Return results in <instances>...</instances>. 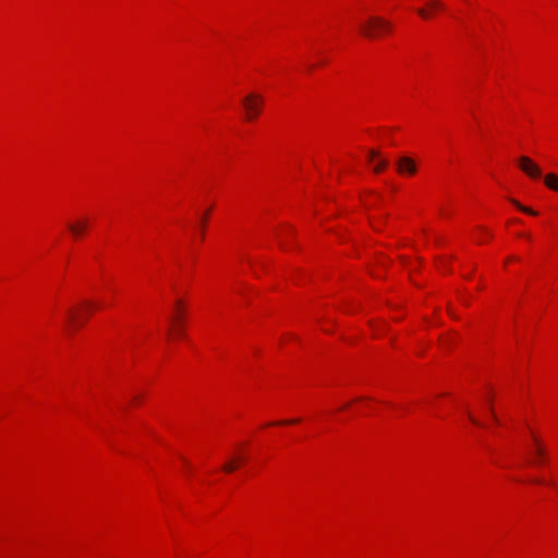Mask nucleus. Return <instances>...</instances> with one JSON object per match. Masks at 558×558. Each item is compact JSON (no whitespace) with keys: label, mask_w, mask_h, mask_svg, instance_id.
Returning <instances> with one entry per match:
<instances>
[{"label":"nucleus","mask_w":558,"mask_h":558,"mask_svg":"<svg viewBox=\"0 0 558 558\" xmlns=\"http://www.w3.org/2000/svg\"><path fill=\"white\" fill-rule=\"evenodd\" d=\"M206 214H208V211H207ZM206 216H207V215H205V216L203 217V219H202V226H203V227H204V226H206Z\"/></svg>","instance_id":"nucleus-18"},{"label":"nucleus","mask_w":558,"mask_h":558,"mask_svg":"<svg viewBox=\"0 0 558 558\" xmlns=\"http://www.w3.org/2000/svg\"><path fill=\"white\" fill-rule=\"evenodd\" d=\"M417 14L423 19H428L430 16V10L427 8L417 9Z\"/></svg>","instance_id":"nucleus-13"},{"label":"nucleus","mask_w":558,"mask_h":558,"mask_svg":"<svg viewBox=\"0 0 558 558\" xmlns=\"http://www.w3.org/2000/svg\"><path fill=\"white\" fill-rule=\"evenodd\" d=\"M181 304H182L181 301L177 302V306L179 307V313L173 318V325H174L175 332L178 333V336H183V316H182V312L180 310Z\"/></svg>","instance_id":"nucleus-6"},{"label":"nucleus","mask_w":558,"mask_h":558,"mask_svg":"<svg viewBox=\"0 0 558 558\" xmlns=\"http://www.w3.org/2000/svg\"><path fill=\"white\" fill-rule=\"evenodd\" d=\"M427 8L430 10H440L444 8V4L439 0H429L427 2Z\"/></svg>","instance_id":"nucleus-11"},{"label":"nucleus","mask_w":558,"mask_h":558,"mask_svg":"<svg viewBox=\"0 0 558 558\" xmlns=\"http://www.w3.org/2000/svg\"><path fill=\"white\" fill-rule=\"evenodd\" d=\"M391 23L380 16H371L367 21L361 24V34L367 38H375L383 33L391 31Z\"/></svg>","instance_id":"nucleus-1"},{"label":"nucleus","mask_w":558,"mask_h":558,"mask_svg":"<svg viewBox=\"0 0 558 558\" xmlns=\"http://www.w3.org/2000/svg\"><path fill=\"white\" fill-rule=\"evenodd\" d=\"M298 422H300V420L282 421V422H278L277 424H293V423H298Z\"/></svg>","instance_id":"nucleus-17"},{"label":"nucleus","mask_w":558,"mask_h":558,"mask_svg":"<svg viewBox=\"0 0 558 558\" xmlns=\"http://www.w3.org/2000/svg\"><path fill=\"white\" fill-rule=\"evenodd\" d=\"M243 460L244 459L240 458V457L233 458L222 466V470L227 473H232L236 470V468L239 466V463L242 462Z\"/></svg>","instance_id":"nucleus-8"},{"label":"nucleus","mask_w":558,"mask_h":558,"mask_svg":"<svg viewBox=\"0 0 558 558\" xmlns=\"http://www.w3.org/2000/svg\"><path fill=\"white\" fill-rule=\"evenodd\" d=\"M493 416H494L495 422H498V418L495 416L494 413H493Z\"/></svg>","instance_id":"nucleus-19"},{"label":"nucleus","mask_w":558,"mask_h":558,"mask_svg":"<svg viewBox=\"0 0 558 558\" xmlns=\"http://www.w3.org/2000/svg\"><path fill=\"white\" fill-rule=\"evenodd\" d=\"M387 166H388L387 159H378V161L374 166V172L379 173L383 170H385L387 168Z\"/></svg>","instance_id":"nucleus-9"},{"label":"nucleus","mask_w":558,"mask_h":558,"mask_svg":"<svg viewBox=\"0 0 558 558\" xmlns=\"http://www.w3.org/2000/svg\"><path fill=\"white\" fill-rule=\"evenodd\" d=\"M242 105L245 110L246 119H255L262 111L264 99L260 95L251 93L242 99Z\"/></svg>","instance_id":"nucleus-2"},{"label":"nucleus","mask_w":558,"mask_h":558,"mask_svg":"<svg viewBox=\"0 0 558 558\" xmlns=\"http://www.w3.org/2000/svg\"><path fill=\"white\" fill-rule=\"evenodd\" d=\"M69 319L71 323H74L76 320V316L72 310L69 311Z\"/></svg>","instance_id":"nucleus-15"},{"label":"nucleus","mask_w":558,"mask_h":558,"mask_svg":"<svg viewBox=\"0 0 558 558\" xmlns=\"http://www.w3.org/2000/svg\"><path fill=\"white\" fill-rule=\"evenodd\" d=\"M535 453L542 460L545 456L544 448L539 445V442L535 439Z\"/></svg>","instance_id":"nucleus-12"},{"label":"nucleus","mask_w":558,"mask_h":558,"mask_svg":"<svg viewBox=\"0 0 558 558\" xmlns=\"http://www.w3.org/2000/svg\"><path fill=\"white\" fill-rule=\"evenodd\" d=\"M545 184L548 189L558 192V175L555 173H548L545 175Z\"/></svg>","instance_id":"nucleus-7"},{"label":"nucleus","mask_w":558,"mask_h":558,"mask_svg":"<svg viewBox=\"0 0 558 558\" xmlns=\"http://www.w3.org/2000/svg\"><path fill=\"white\" fill-rule=\"evenodd\" d=\"M396 166H397V171L400 174L413 175V174H415V172L417 170L414 159L411 157H408V156H402V157L398 158Z\"/></svg>","instance_id":"nucleus-4"},{"label":"nucleus","mask_w":558,"mask_h":558,"mask_svg":"<svg viewBox=\"0 0 558 558\" xmlns=\"http://www.w3.org/2000/svg\"><path fill=\"white\" fill-rule=\"evenodd\" d=\"M469 418L471 420L472 423H474L475 425H478V426H482V424L472 415V414H469Z\"/></svg>","instance_id":"nucleus-16"},{"label":"nucleus","mask_w":558,"mask_h":558,"mask_svg":"<svg viewBox=\"0 0 558 558\" xmlns=\"http://www.w3.org/2000/svg\"><path fill=\"white\" fill-rule=\"evenodd\" d=\"M511 203L513 205H515L521 211L525 213V214H529V215H532V216H535L536 215V211H534L533 209L529 208V207H525V206H522L518 201L515 199H510Z\"/></svg>","instance_id":"nucleus-10"},{"label":"nucleus","mask_w":558,"mask_h":558,"mask_svg":"<svg viewBox=\"0 0 558 558\" xmlns=\"http://www.w3.org/2000/svg\"><path fill=\"white\" fill-rule=\"evenodd\" d=\"M519 168L531 179H539L542 177V170L531 158L527 156H521L519 158Z\"/></svg>","instance_id":"nucleus-3"},{"label":"nucleus","mask_w":558,"mask_h":558,"mask_svg":"<svg viewBox=\"0 0 558 558\" xmlns=\"http://www.w3.org/2000/svg\"><path fill=\"white\" fill-rule=\"evenodd\" d=\"M87 226H88V222L87 220H80L75 223H69L68 225V228L70 230V232L75 236V238H78L81 236L84 231L87 229Z\"/></svg>","instance_id":"nucleus-5"},{"label":"nucleus","mask_w":558,"mask_h":558,"mask_svg":"<svg viewBox=\"0 0 558 558\" xmlns=\"http://www.w3.org/2000/svg\"><path fill=\"white\" fill-rule=\"evenodd\" d=\"M379 157V153L377 150H369L368 153V159L369 161L374 160V159H377Z\"/></svg>","instance_id":"nucleus-14"}]
</instances>
